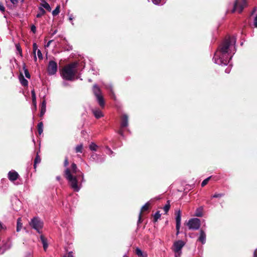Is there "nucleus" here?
<instances>
[{"label":"nucleus","instance_id":"nucleus-1","mask_svg":"<svg viewBox=\"0 0 257 257\" xmlns=\"http://www.w3.org/2000/svg\"><path fill=\"white\" fill-rule=\"evenodd\" d=\"M236 43L235 36L226 37L218 45L212 59L216 64L224 66L228 65L225 70V72L227 74L230 73L232 66L230 60L236 51Z\"/></svg>","mask_w":257,"mask_h":257},{"label":"nucleus","instance_id":"nucleus-2","mask_svg":"<svg viewBox=\"0 0 257 257\" xmlns=\"http://www.w3.org/2000/svg\"><path fill=\"white\" fill-rule=\"evenodd\" d=\"M71 171L67 168L64 171V177L68 181L70 187L76 192L82 188V183L85 182L84 174L77 169L76 164L73 163L71 166Z\"/></svg>","mask_w":257,"mask_h":257},{"label":"nucleus","instance_id":"nucleus-3","mask_svg":"<svg viewBox=\"0 0 257 257\" xmlns=\"http://www.w3.org/2000/svg\"><path fill=\"white\" fill-rule=\"evenodd\" d=\"M77 64L76 63H70L63 68L60 72V75L64 80L73 81L75 80L76 71L75 70Z\"/></svg>","mask_w":257,"mask_h":257},{"label":"nucleus","instance_id":"nucleus-4","mask_svg":"<svg viewBox=\"0 0 257 257\" xmlns=\"http://www.w3.org/2000/svg\"><path fill=\"white\" fill-rule=\"evenodd\" d=\"M31 227L35 230L38 233H42V228L44 226L43 221L38 216L32 218L29 222Z\"/></svg>","mask_w":257,"mask_h":257},{"label":"nucleus","instance_id":"nucleus-5","mask_svg":"<svg viewBox=\"0 0 257 257\" xmlns=\"http://www.w3.org/2000/svg\"><path fill=\"white\" fill-rule=\"evenodd\" d=\"M246 4V0H236V1L232 4L229 3V5L231 6L233 5V9L231 10V13H234L236 10L238 11L239 13H241L245 6Z\"/></svg>","mask_w":257,"mask_h":257},{"label":"nucleus","instance_id":"nucleus-6","mask_svg":"<svg viewBox=\"0 0 257 257\" xmlns=\"http://www.w3.org/2000/svg\"><path fill=\"white\" fill-rule=\"evenodd\" d=\"M186 242L182 240L175 241L173 244L172 250L176 253L182 254V249L185 246Z\"/></svg>","mask_w":257,"mask_h":257},{"label":"nucleus","instance_id":"nucleus-7","mask_svg":"<svg viewBox=\"0 0 257 257\" xmlns=\"http://www.w3.org/2000/svg\"><path fill=\"white\" fill-rule=\"evenodd\" d=\"M58 70V65L56 62L54 60H50L49 62L47 67V73L49 75H55Z\"/></svg>","mask_w":257,"mask_h":257},{"label":"nucleus","instance_id":"nucleus-8","mask_svg":"<svg viewBox=\"0 0 257 257\" xmlns=\"http://www.w3.org/2000/svg\"><path fill=\"white\" fill-rule=\"evenodd\" d=\"M89 160L90 161L94 162L97 164H101L105 161V156L93 153L90 155Z\"/></svg>","mask_w":257,"mask_h":257},{"label":"nucleus","instance_id":"nucleus-9","mask_svg":"<svg viewBox=\"0 0 257 257\" xmlns=\"http://www.w3.org/2000/svg\"><path fill=\"white\" fill-rule=\"evenodd\" d=\"M188 226L190 229L198 230L200 226V220L197 218H193L189 220Z\"/></svg>","mask_w":257,"mask_h":257},{"label":"nucleus","instance_id":"nucleus-10","mask_svg":"<svg viewBox=\"0 0 257 257\" xmlns=\"http://www.w3.org/2000/svg\"><path fill=\"white\" fill-rule=\"evenodd\" d=\"M20 177L18 173L15 170H11L8 174V178L11 182H14Z\"/></svg>","mask_w":257,"mask_h":257},{"label":"nucleus","instance_id":"nucleus-11","mask_svg":"<svg viewBox=\"0 0 257 257\" xmlns=\"http://www.w3.org/2000/svg\"><path fill=\"white\" fill-rule=\"evenodd\" d=\"M90 110L96 119H99L104 116L103 112L98 108L91 107Z\"/></svg>","mask_w":257,"mask_h":257},{"label":"nucleus","instance_id":"nucleus-12","mask_svg":"<svg viewBox=\"0 0 257 257\" xmlns=\"http://www.w3.org/2000/svg\"><path fill=\"white\" fill-rule=\"evenodd\" d=\"M128 125V117L126 114H123L121 117L120 128L126 127Z\"/></svg>","mask_w":257,"mask_h":257},{"label":"nucleus","instance_id":"nucleus-13","mask_svg":"<svg viewBox=\"0 0 257 257\" xmlns=\"http://www.w3.org/2000/svg\"><path fill=\"white\" fill-rule=\"evenodd\" d=\"M206 235L204 230L201 229L200 230V235L198 238V241L201 242L202 244H204L206 243Z\"/></svg>","mask_w":257,"mask_h":257},{"label":"nucleus","instance_id":"nucleus-14","mask_svg":"<svg viewBox=\"0 0 257 257\" xmlns=\"http://www.w3.org/2000/svg\"><path fill=\"white\" fill-rule=\"evenodd\" d=\"M92 91L95 97L102 95L101 91L96 84L93 85Z\"/></svg>","mask_w":257,"mask_h":257},{"label":"nucleus","instance_id":"nucleus-15","mask_svg":"<svg viewBox=\"0 0 257 257\" xmlns=\"http://www.w3.org/2000/svg\"><path fill=\"white\" fill-rule=\"evenodd\" d=\"M175 219L176 225L178 227L179 225H181V212L180 210L176 211L175 212Z\"/></svg>","mask_w":257,"mask_h":257},{"label":"nucleus","instance_id":"nucleus-16","mask_svg":"<svg viewBox=\"0 0 257 257\" xmlns=\"http://www.w3.org/2000/svg\"><path fill=\"white\" fill-rule=\"evenodd\" d=\"M149 204H150L149 202H148L144 205H143L142 207L141 210V211L140 212V214H139V219H138V223H141L142 222L141 217H142V211L147 210L149 209Z\"/></svg>","mask_w":257,"mask_h":257},{"label":"nucleus","instance_id":"nucleus-17","mask_svg":"<svg viewBox=\"0 0 257 257\" xmlns=\"http://www.w3.org/2000/svg\"><path fill=\"white\" fill-rule=\"evenodd\" d=\"M96 101L98 103L99 105L101 108H104L105 106V101L102 94L98 96L95 97Z\"/></svg>","mask_w":257,"mask_h":257},{"label":"nucleus","instance_id":"nucleus-18","mask_svg":"<svg viewBox=\"0 0 257 257\" xmlns=\"http://www.w3.org/2000/svg\"><path fill=\"white\" fill-rule=\"evenodd\" d=\"M40 239L43 244L44 250L46 251L48 247L47 239L43 235H41Z\"/></svg>","mask_w":257,"mask_h":257},{"label":"nucleus","instance_id":"nucleus-19","mask_svg":"<svg viewBox=\"0 0 257 257\" xmlns=\"http://www.w3.org/2000/svg\"><path fill=\"white\" fill-rule=\"evenodd\" d=\"M105 88L110 91L111 95L114 98L115 97L114 93L113 90V86L111 83L104 84Z\"/></svg>","mask_w":257,"mask_h":257},{"label":"nucleus","instance_id":"nucleus-20","mask_svg":"<svg viewBox=\"0 0 257 257\" xmlns=\"http://www.w3.org/2000/svg\"><path fill=\"white\" fill-rule=\"evenodd\" d=\"M19 80L20 81L21 84L24 86H27L28 85V80L25 78L23 75L21 74L19 77Z\"/></svg>","mask_w":257,"mask_h":257},{"label":"nucleus","instance_id":"nucleus-21","mask_svg":"<svg viewBox=\"0 0 257 257\" xmlns=\"http://www.w3.org/2000/svg\"><path fill=\"white\" fill-rule=\"evenodd\" d=\"M41 7H42L43 9H46L48 11L51 12V8L50 6V5L46 1H41Z\"/></svg>","mask_w":257,"mask_h":257},{"label":"nucleus","instance_id":"nucleus-22","mask_svg":"<svg viewBox=\"0 0 257 257\" xmlns=\"http://www.w3.org/2000/svg\"><path fill=\"white\" fill-rule=\"evenodd\" d=\"M31 94H32V103H33V104L34 105L35 108L36 109V107H37L36 95L34 89H33L32 90H31Z\"/></svg>","mask_w":257,"mask_h":257},{"label":"nucleus","instance_id":"nucleus-23","mask_svg":"<svg viewBox=\"0 0 257 257\" xmlns=\"http://www.w3.org/2000/svg\"><path fill=\"white\" fill-rule=\"evenodd\" d=\"M136 253L139 257H148L146 253H144L142 250L139 247L136 249Z\"/></svg>","mask_w":257,"mask_h":257},{"label":"nucleus","instance_id":"nucleus-24","mask_svg":"<svg viewBox=\"0 0 257 257\" xmlns=\"http://www.w3.org/2000/svg\"><path fill=\"white\" fill-rule=\"evenodd\" d=\"M203 207H200L196 209L195 215L197 217H202L203 216Z\"/></svg>","mask_w":257,"mask_h":257},{"label":"nucleus","instance_id":"nucleus-25","mask_svg":"<svg viewBox=\"0 0 257 257\" xmlns=\"http://www.w3.org/2000/svg\"><path fill=\"white\" fill-rule=\"evenodd\" d=\"M38 10L39 12L36 15V17L37 18H41L46 13L45 10L42 7H39Z\"/></svg>","mask_w":257,"mask_h":257},{"label":"nucleus","instance_id":"nucleus-26","mask_svg":"<svg viewBox=\"0 0 257 257\" xmlns=\"http://www.w3.org/2000/svg\"><path fill=\"white\" fill-rule=\"evenodd\" d=\"M22 226L23 224L21 222V218H18L17 220V231L19 232L21 230Z\"/></svg>","mask_w":257,"mask_h":257},{"label":"nucleus","instance_id":"nucleus-27","mask_svg":"<svg viewBox=\"0 0 257 257\" xmlns=\"http://www.w3.org/2000/svg\"><path fill=\"white\" fill-rule=\"evenodd\" d=\"M98 147H99L93 142H91L89 145V148L92 151H96Z\"/></svg>","mask_w":257,"mask_h":257},{"label":"nucleus","instance_id":"nucleus-28","mask_svg":"<svg viewBox=\"0 0 257 257\" xmlns=\"http://www.w3.org/2000/svg\"><path fill=\"white\" fill-rule=\"evenodd\" d=\"M105 149L106 150V153L110 157H113L114 156V153L111 150V149L108 146H105Z\"/></svg>","mask_w":257,"mask_h":257},{"label":"nucleus","instance_id":"nucleus-29","mask_svg":"<svg viewBox=\"0 0 257 257\" xmlns=\"http://www.w3.org/2000/svg\"><path fill=\"white\" fill-rule=\"evenodd\" d=\"M40 162H41V158H40V156L38 155V154H37V155H36V156L35 158V160H34V168L35 170L37 168V164L40 163Z\"/></svg>","mask_w":257,"mask_h":257},{"label":"nucleus","instance_id":"nucleus-30","mask_svg":"<svg viewBox=\"0 0 257 257\" xmlns=\"http://www.w3.org/2000/svg\"><path fill=\"white\" fill-rule=\"evenodd\" d=\"M225 193H215L212 196H211V198H220L223 196H224Z\"/></svg>","mask_w":257,"mask_h":257},{"label":"nucleus","instance_id":"nucleus-31","mask_svg":"<svg viewBox=\"0 0 257 257\" xmlns=\"http://www.w3.org/2000/svg\"><path fill=\"white\" fill-rule=\"evenodd\" d=\"M60 6L58 5L56 8L52 11V15L53 16H56L60 13Z\"/></svg>","mask_w":257,"mask_h":257},{"label":"nucleus","instance_id":"nucleus-32","mask_svg":"<svg viewBox=\"0 0 257 257\" xmlns=\"http://www.w3.org/2000/svg\"><path fill=\"white\" fill-rule=\"evenodd\" d=\"M170 208V201H167L166 204L164 206L163 209L165 214H167Z\"/></svg>","mask_w":257,"mask_h":257},{"label":"nucleus","instance_id":"nucleus-33","mask_svg":"<svg viewBox=\"0 0 257 257\" xmlns=\"http://www.w3.org/2000/svg\"><path fill=\"white\" fill-rule=\"evenodd\" d=\"M38 131L39 135H41L43 131V122H40L38 124Z\"/></svg>","mask_w":257,"mask_h":257},{"label":"nucleus","instance_id":"nucleus-34","mask_svg":"<svg viewBox=\"0 0 257 257\" xmlns=\"http://www.w3.org/2000/svg\"><path fill=\"white\" fill-rule=\"evenodd\" d=\"M82 149H83V145L82 144L78 145L75 148V152L77 153H82Z\"/></svg>","mask_w":257,"mask_h":257},{"label":"nucleus","instance_id":"nucleus-35","mask_svg":"<svg viewBox=\"0 0 257 257\" xmlns=\"http://www.w3.org/2000/svg\"><path fill=\"white\" fill-rule=\"evenodd\" d=\"M37 44L34 43H33V53L34 54V60L35 61H37V57H36V51L38 50L37 49Z\"/></svg>","mask_w":257,"mask_h":257},{"label":"nucleus","instance_id":"nucleus-36","mask_svg":"<svg viewBox=\"0 0 257 257\" xmlns=\"http://www.w3.org/2000/svg\"><path fill=\"white\" fill-rule=\"evenodd\" d=\"M161 215L160 213V211H157L154 215V222H157L158 219L160 218Z\"/></svg>","mask_w":257,"mask_h":257},{"label":"nucleus","instance_id":"nucleus-37","mask_svg":"<svg viewBox=\"0 0 257 257\" xmlns=\"http://www.w3.org/2000/svg\"><path fill=\"white\" fill-rule=\"evenodd\" d=\"M23 69L24 70V73H25L26 77L27 78H29V79L30 78V77H31L30 74L28 70L26 68L25 65H24Z\"/></svg>","mask_w":257,"mask_h":257},{"label":"nucleus","instance_id":"nucleus-38","mask_svg":"<svg viewBox=\"0 0 257 257\" xmlns=\"http://www.w3.org/2000/svg\"><path fill=\"white\" fill-rule=\"evenodd\" d=\"M2 246L3 247V248L5 249V252L6 250L9 249L11 247L12 244L11 243H4Z\"/></svg>","mask_w":257,"mask_h":257},{"label":"nucleus","instance_id":"nucleus-39","mask_svg":"<svg viewBox=\"0 0 257 257\" xmlns=\"http://www.w3.org/2000/svg\"><path fill=\"white\" fill-rule=\"evenodd\" d=\"M212 176H209L206 179H204L201 183V186L204 187L205 186L208 182L209 180L210 179Z\"/></svg>","mask_w":257,"mask_h":257},{"label":"nucleus","instance_id":"nucleus-40","mask_svg":"<svg viewBox=\"0 0 257 257\" xmlns=\"http://www.w3.org/2000/svg\"><path fill=\"white\" fill-rule=\"evenodd\" d=\"M61 226H62L63 228H66L67 230H68V226L67 225V221H63L61 224Z\"/></svg>","mask_w":257,"mask_h":257},{"label":"nucleus","instance_id":"nucleus-41","mask_svg":"<svg viewBox=\"0 0 257 257\" xmlns=\"http://www.w3.org/2000/svg\"><path fill=\"white\" fill-rule=\"evenodd\" d=\"M37 55H38V57L39 58V59L41 60L43 59V55H42V52H41V50L39 49H38V50H37Z\"/></svg>","mask_w":257,"mask_h":257},{"label":"nucleus","instance_id":"nucleus-42","mask_svg":"<svg viewBox=\"0 0 257 257\" xmlns=\"http://www.w3.org/2000/svg\"><path fill=\"white\" fill-rule=\"evenodd\" d=\"M46 108H41V111L40 113V116L42 117L43 116L45 113L46 112Z\"/></svg>","mask_w":257,"mask_h":257},{"label":"nucleus","instance_id":"nucleus-43","mask_svg":"<svg viewBox=\"0 0 257 257\" xmlns=\"http://www.w3.org/2000/svg\"><path fill=\"white\" fill-rule=\"evenodd\" d=\"M117 133L123 138H124V133H123V131L122 130V128H120V130H119L118 131H117Z\"/></svg>","mask_w":257,"mask_h":257},{"label":"nucleus","instance_id":"nucleus-44","mask_svg":"<svg viewBox=\"0 0 257 257\" xmlns=\"http://www.w3.org/2000/svg\"><path fill=\"white\" fill-rule=\"evenodd\" d=\"M63 257H73V253L72 251H69L67 254L64 255Z\"/></svg>","mask_w":257,"mask_h":257},{"label":"nucleus","instance_id":"nucleus-45","mask_svg":"<svg viewBox=\"0 0 257 257\" xmlns=\"http://www.w3.org/2000/svg\"><path fill=\"white\" fill-rule=\"evenodd\" d=\"M6 226L3 224V223L0 221V231L6 229Z\"/></svg>","mask_w":257,"mask_h":257},{"label":"nucleus","instance_id":"nucleus-46","mask_svg":"<svg viewBox=\"0 0 257 257\" xmlns=\"http://www.w3.org/2000/svg\"><path fill=\"white\" fill-rule=\"evenodd\" d=\"M74 17H73V14H69V20L70 21H71V24H72V25H74V23H73V22H72V20H73V19H74Z\"/></svg>","mask_w":257,"mask_h":257},{"label":"nucleus","instance_id":"nucleus-47","mask_svg":"<svg viewBox=\"0 0 257 257\" xmlns=\"http://www.w3.org/2000/svg\"><path fill=\"white\" fill-rule=\"evenodd\" d=\"M31 30L33 33H36V27L35 25H33L31 27Z\"/></svg>","mask_w":257,"mask_h":257},{"label":"nucleus","instance_id":"nucleus-48","mask_svg":"<svg viewBox=\"0 0 257 257\" xmlns=\"http://www.w3.org/2000/svg\"><path fill=\"white\" fill-rule=\"evenodd\" d=\"M161 0H153V4L155 5H159L161 3Z\"/></svg>","mask_w":257,"mask_h":257},{"label":"nucleus","instance_id":"nucleus-49","mask_svg":"<svg viewBox=\"0 0 257 257\" xmlns=\"http://www.w3.org/2000/svg\"><path fill=\"white\" fill-rule=\"evenodd\" d=\"M67 80H64L62 82V85L64 87H67L69 86V83L67 82Z\"/></svg>","mask_w":257,"mask_h":257},{"label":"nucleus","instance_id":"nucleus-50","mask_svg":"<svg viewBox=\"0 0 257 257\" xmlns=\"http://www.w3.org/2000/svg\"><path fill=\"white\" fill-rule=\"evenodd\" d=\"M41 108H46V100H44L42 101V104H41Z\"/></svg>","mask_w":257,"mask_h":257},{"label":"nucleus","instance_id":"nucleus-51","mask_svg":"<svg viewBox=\"0 0 257 257\" xmlns=\"http://www.w3.org/2000/svg\"><path fill=\"white\" fill-rule=\"evenodd\" d=\"M5 11V8L3 4L0 2V11L4 12Z\"/></svg>","mask_w":257,"mask_h":257},{"label":"nucleus","instance_id":"nucleus-52","mask_svg":"<svg viewBox=\"0 0 257 257\" xmlns=\"http://www.w3.org/2000/svg\"><path fill=\"white\" fill-rule=\"evenodd\" d=\"M68 164H69V162H68V158L66 157L65 159V160H64V166L65 167H66L68 166Z\"/></svg>","mask_w":257,"mask_h":257},{"label":"nucleus","instance_id":"nucleus-53","mask_svg":"<svg viewBox=\"0 0 257 257\" xmlns=\"http://www.w3.org/2000/svg\"><path fill=\"white\" fill-rule=\"evenodd\" d=\"M181 225H179L178 227H177V225H176V235H179L180 233V228Z\"/></svg>","mask_w":257,"mask_h":257},{"label":"nucleus","instance_id":"nucleus-54","mask_svg":"<svg viewBox=\"0 0 257 257\" xmlns=\"http://www.w3.org/2000/svg\"><path fill=\"white\" fill-rule=\"evenodd\" d=\"M253 24L254 27L257 28V15L255 17L254 19Z\"/></svg>","mask_w":257,"mask_h":257},{"label":"nucleus","instance_id":"nucleus-55","mask_svg":"<svg viewBox=\"0 0 257 257\" xmlns=\"http://www.w3.org/2000/svg\"><path fill=\"white\" fill-rule=\"evenodd\" d=\"M10 1L13 5H16L18 4L19 0H10Z\"/></svg>","mask_w":257,"mask_h":257},{"label":"nucleus","instance_id":"nucleus-56","mask_svg":"<svg viewBox=\"0 0 257 257\" xmlns=\"http://www.w3.org/2000/svg\"><path fill=\"white\" fill-rule=\"evenodd\" d=\"M5 249L3 248V247L2 246H0V254H3L5 252Z\"/></svg>","mask_w":257,"mask_h":257},{"label":"nucleus","instance_id":"nucleus-57","mask_svg":"<svg viewBox=\"0 0 257 257\" xmlns=\"http://www.w3.org/2000/svg\"><path fill=\"white\" fill-rule=\"evenodd\" d=\"M16 47H17V50L21 53H22V49L21 48H20V46L18 45H16Z\"/></svg>","mask_w":257,"mask_h":257},{"label":"nucleus","instance_id":"nucleus-58","mask_svg":"<svg viewBox=\"0 0 257 257\" xmlns=\"http://www.w3.org/2000/svg\"><path fill=\"white\" fill-rule=\"evenodd\" d=\"M52 41H53V40H49V41L47 42V44L45 45V46H46V47H49V46L50 45V44H51V43L52 42Z\"/></svg>","mask_w":257,"mask_h":257},{"label":"nucleus","instance_id":"nucleus-59","mask_svg":"<svg viewBox=\"0 0 257 257\" xmlns=\"http://www.w3.org/2000/svg\"><path fill=\"white\" fill-rule=\"evenodd\" d=\"M253 257H257V248L254 251Z\"/></svg>","mask_w":257,"mask_h":257},{"label":"nucleus","instance_id":"nucleus-60","mask_svg":"<svg viewBox=\"0 0 257 257\" xmlns=\"http://www.w3.org/2000/svg\"><path fill=\"white\" fill-rule=\"evenodd\" d=\"M56 180L57 181H60L61 180V177L60 176H56Z\"/></svg>","mask_w":257,"mask_h":257},{"label":"nucleus","instance_id":"nucleus-61","mask_svg":"<svg viewBox=\"0 0 257 257\" xmlns=\"http://www.w3.org/2000/svg\"><path fill=\"white\" fill-rule=\"evenodd\" d=\"M181 255V254H179V253H175V257H180Z\"/></svg>","mask_w":257,"mask_h":257},{"label":"nucleus","instance_id":"nucleus-62","mask_svg":"<svg viewBox=\"0 0 257 257\" xmlns=\"http://www.w3.org/2000/svg\"><path fill=\"white\" fill-rule=\"evenodd\" d=\"M57 32V30H55L53 33H52V35H55Z\"/></svg>","mask_w":257,"mask_h":257},{"label":"nucleus","instance_id":"nucleus-63","mask_svg":"<svg viewBox=\"0 0 257 257\" xmlns=\"http://www.w3.org/2000/svg\"><path fill=\"white\" fill-rule=\"evenodd\" d=\"M123 257H127L126 254H124L123 256Z\"/></svg>","mask_w":257,"mask_h":257},{"label":"nucleus","instance_id":"nucleus-64","mask_svg":"<svg viewBox=\"0 0 257 257\" xmlns=\"http://www.w3.org/2000/svg\"><path fill=\"white\" fill-rule=\"evenodd\" d=\"M28 254L29 255H31V252H29Z\"/></svg>","mask_w":257,"mask_h":257}]
</instances>
